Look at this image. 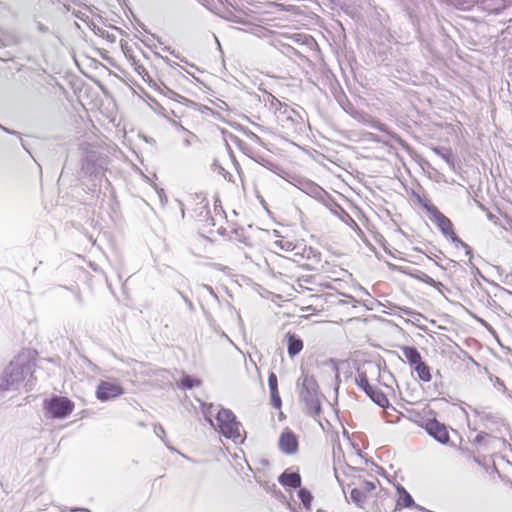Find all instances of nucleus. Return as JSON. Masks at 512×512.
<instances>
[{"label":"nucleus","mask_w":512,"mask_h":512,"mask_svg":"<svg viewBox=\"0 0 512 512\" xmlns=\"http://www.w3.org/2000/svg\"><path fill=\"white\" fill-rule=\"evenodd\" d=\"M169 93H170V94H172V95H174V96H178V97H180V96H179L178 94H176L174 91L169 90Z\"/></svg>","instance_id":"a19ab883"},{"label":"nucleus","mask_w":512,"mask_h":512,"mask_svg":"<svg viewBox=\"0 0 512 512\" xmlns=\"http://www.w3.org/2000/svg\"><path fill=\"white\" fill-rule=\"evenodd\" d=\"M268 385L270 390H275L276 388H278L277 376L273 372L269 374Z\"/></svg>","instance_id":"c756f323"},{"label":"nucleus","mask_w":512,"mask_h":512,"mask_svg":"<svg viewBox=\"0 0 512 512\" xmlns=\"http://www.w3.org/2000/svg\"><path fill=\"white\" fill-rule=\"evenodd\" d=\"M348 502L354 503L359 508H364L368 499L367 495L358 486H355L350 491V496L346 497Z\"/></svg>","instance_id":"f3484780"},{"label":"nucleus","mask_w":512,"mask_h":512,"mask_svg":"<svg viewBox=\"0 0 512 512\" xmlns=\"http://www.w3.org/2000/svg\"><path fill=\"white\" fill-rule=\"evenodd\" d=\"M47 412L53 418H65L74 408V404L66 397H54L46 402Z\"/></svg>","instance_id":"0eeeda50"},{"label":"nucleus","mask_w":512,"mask_h":512,"mask_svg":"<svg viewBox=\"0 0 512 512\" xmlns=\"http://www.w3.org/2000/svg\"><path fill=\"white\" fill-rule=\"evenodd\" d=\"M31 363L25 355H18L12 360L2 377V390L16 389L31 373Z\"/></svg>","instance_id":"7ed1b4c3"},{"label":"nucleus","mask_w":512,"mask_h":512,"mask_svg":"<svg viewBox=\"0 0 512 512\" xmlns=\"http://www.w3.org/2000/svg\"><path fill=\"white\" fill-rule=\"evenodd\" d=\"M423 208L429 213L430 220L436 224L442 234L449 238L454 244L455 248H463L465 250V254L472 257V249L468 244L463 242L454 232L453 224L448 217H446L443 213H441L436 206H434L430 201H422L420 200Z\"/></svg>","instance_id":"f03ea898"},{"label":"nucleus","mask_w":512,"mask_h":512,"mask_svg":"<svg viewBox=\"0 0 512 512\" xmlns=\"http://www.w3.org/2000/svg\"><path fill=\"white\" fill-rule=\"evenodd\" d=\"M511 397H512V395H511Z\"/></svg>","instance_id":"49530a36"},{"label":"nucleus","mask_w":512,"mask_h":512,"mask_svg":"<svg viewBox=\"0 0 512 512\" xmlns=\"http://www.w3.org/2000/svg\"><path fill=\"white\" fill-rule=\"evenodd\" d=\"M181 213H182V216H184V209L181 208Z\"/></svg>","instance_id":"a18cd8bd"},{"label":"nucleus","mask_w":512,"mask_h":512,"mask_svg":"<svg viewBox=\"0 0 512 512\" xmlns=\"http://www.w3.org/2000/svg\"><path fill=\"white\" fill-rule=\"evenodd\" d=\"M426 431L442 444H446L449 441L446 427L436 420H431L426 424Z\"/></svg>","instance_id":"9b49d317"},{"label":"nucleus","mask_w":512,"mask_h":512,"mask_svg":"<svg viewBox=\"0 0 512 512\" xmlns=\"http://www.w3.org/2000/svg\"><path fill=\"white\" fill-rule=\"evenodd\" d=\"M80 149L83 154L81 163L82 173L88 176L96 175L101 168V165L98 164V155L96 151L91 148L90 144H82Z\"/></svg>","instance_id":"423d86ee"},{"label":"nucleus","mask_w":512,"mask_h":512,"mask_svg":"<svg viewBox=\"0 0 512 512\" xmlns=\"http://www.w3.org/2000/svg\"><path fill=\"white\" fill-rule=\"evenodd\" d=\"M403 311H404V313H405V314H407V315H412V314H414V312H413L412 310L408 309V308H407V309H404Z\"/></svg>","instance_id":"4c0bfd02"},{"label":"nucleus","mask_w":512,"mask_h":512,"mask_svg":"<svg viewBox=\"0 0 512 512\" xmlns=\"http://www.w3.org/2000/svg\"><path fill=\"white\" fill-rule=\"evenodd\" d=\"M123 393L122 386L115 381H101L96 390L97 398L103 402L119 397Z\"/></svg>","instance_id":"6e6552de"},{"label":"nucleus","mask_w":512,"mask_h":512,"mask_svg":"<svg viewBox=\"0 0 512 512\" xmlns=\"http://www.w3.org/2000/svg\"><path fill=\"white\" fill-rule=\"evenodd\" d=\"M214 39H215V42H216V43L218 44V46L220 47V43H219L218 39H217L216 37H214Z\"/></svg>","instance_id":"37998d69"},{"label":"nucleus","mask_w":512,"mask_h":512,"mask_svg":"<svg viewBox=\"0 0 512 512\" xmlns=\"http://www.w3.org/2000/svg\"><path fill=\"white\" fill-rule=\"evenodd\" d=\"M154 432L160 438H162L165 435V430L161 425H155Z\"/></svg>","instance_id":"7c9ffc66"},{"label":"nucleus","mask_w":512,"mask_h":512,"mask_svg":"<svg viewBox=\"0 0 512 512\" xmlns=\"http://www.w3.org/2000/svg\"><path fill=\"white\" fill-rule=\"evenodd\" d=\"M298 496L306 509L310 508L312 502V495L307 489H300Z\"/></svg>","instance_id":"a878e982"},{"label":"nucleus","mask_w":512,"mask_h":512,"mask_svg":"<svg viewBox=\"0 0 512 512\" xmlns=\"http://www.w3.org/2000/svg\"><path fill=\"white\" fill-rule=\"evenodd\" d=\"M1 130L10 133V131L3 126L1 127Z\"/></svg>","instance_id":"79ce46f5"},{"label":"nucleus","mask_w":512,"mask_h":512,"mask_svg":"<svg viewBox=\"0 0 512 512\" xmlns=\"http://www.w3.org/2000/svg\"><path fill=\"white\" fill-rule=\"evenodd\" d=\"M367 396L370 397V399L376 403L378 406L382 407V408H385L389 405V401L386 397V395L381 391L379 390L378 388L372 386L368 391H367Z\"/></svg>","instance_id":"6ab92c4d"},{"label":"nucleus","mask_w":512,"mask_h":512,"mask_svg":"<svg viewBox=\"0 0 512 512\" xmlns=\"http://www.w3.org/2000/svg\"><path fill=\"white\" fill-rule=\"evenodd\" d=\"M397 507L400 508H410L415 507L416 509L421 510L422 508L415 504L412 496L406 491V489L402 486L397 487Z\"/></svg>","instance_id":"4468645a"},{"label":"nucleus","mask_w":512,"mask_h":512,"mask_svg":"<svg viewBox=\"0 0 512 512\" xmlns=\"http://www.w3.org/2000/svg\"><path fill=\"white\" fill-rule=\"evenodd\" d=\"M270 394H271V402H272L273 407L280 408L282 402H281V398L278 393V388H276L275 390H270Z\"/></svg>","instance_id":"bb28decb"},{"label":"nucleus","mask_w":512,"mask_h":512,"mask_svg":"<svg viewBox=\"0 0 512 512\" xmlns=\"http://www.w3.org/2000/svg\"><path fill=\"white\" fill-rule=\"evenodd\" d=\"M487 436H488V434H487V433H479V434L476 436L475 441H476L477 443H480V442H482V441H483Z\"/></svg>","instance_id":"f704fd0d"},{"label":"nucleus","mask_w":512,"mask_h":512,"mask_svg":"<svg viewBox=\"0 0 512 512\" xmlns=\"http://www.w3.org/2000/svg\"><path fill=\"white\" fill-rule=\"evenodd\" d=\"M300 398L305 403L307 413L313 417L319 415L321 404L318 385L313 376L303 375L301 378Z\"/></svg>","instance_id":"20e7f679"},{"label":"nucleus","mask_w":512,"mask_h":512,"mask_svg":"<svg viewBox=\"0 0 512 512\" xmlns=\"http://www.w3.org/2000/svg\"><path fill=\"white\" fill-rule=\"evenodd\" d=\"M412 277L437 289L442 286L441 282L435 281L432 277L422 271H417V273L412 274Z\"/></svg>","instance_id":"5701e85b"},{"label":"nucleus","mask_w":512,"mask_h":512,"mask_svg":"<svg viewBox=\"0 0 512 512\" xmlns=\"http://www.w3.org/2000/svg\"><path fill=\"white\" fill-rule=\"evenodd\" d=\"M378 483V480L374 481H360L357 486L362 489V491L369 497L370 493L376 489V484Z\"/></svg>","instance_id":"393cba45"},{"label":"nucleus","mask_w":512,"mask_h":512,"mask_svg":"<svg viewBox=\"0 0 512 512\" xmlns=\"http://www.w3.org/2000/svg\"><path fill=\"white\" fill-rule=\"evenodd\" d=\"M286 337L288 340V354L290 357H294L302 351L303 341L291 333H288Z\"/></svg>","instance_id":"a211bd4d"},{"label":"nucleus","mask_w":512,"mask_h":512,"mask_svg":"<svg viewBox=\"0 0 512 512\" xmlns=\"http://www.w3.org/2000/svg\"><path fill=\"white\" fill-rule=\"evenodd\" d=\"M273 248L281 252H293L294 255H300V250L303 249V246L286 237H280L273 242Z\"/></svg>","instance_id":"f8f14e48"},{"label":"nucleus","mask_w":512,"mask_h":512,"mask_svg":"<svg viewBox=\"0 0 512 512\" xmlns=\"http://www.w3.org/2000/svg\"><path fill=\"white\" fill-rule=\"evenodd\" d=\"M500 384H501V386L503 387V389L505 390V389H506V387H505L504 383H502V382H501Z\"/></svg>","instance_id":"c03bdc74"},{"label":"nucleus","mask_w":512,"mask_h":512,"mask_svg":"<svg viewBox=\"0 0 512 512\" xmlns=\"http://www.w3.org/2000/svg\"><path fill=\"white\" fill-rule=\"evenodd\" d=\"M158 196H159V199H160V202L163 206H165L168 202V199H167V196L165 195L164 191L161 189L160 191H158Z\"/></svg>","instance_id":"2f4dec72"},{"label":"nucleus","mask_w":512,"mask_h":512,"mask_svg":"<svg viewBox=\"0 0 512 512\" xmlns=\"http://www.w3.org/2000/svg\"><path fill=\"white\" fill-rule=\"evenodd\" d=\"M348 471H349V472H356V469H355V468H353V467H348Z\"/></svg>","instance_id":"58836bf2"},{"label":"nucleus","mask_w":512,"mask_h":512,"mask_svg":"<svg viewBox=\"0 0 512 512\" xmlns=\"http://www.w3.org/2000/svg\"><path fill=\"white\" fill-rule=\"evenodd\" d=\"M433 152L437 156L442 158L449 165V167L451 169L455 170L456 161H455V157L450 149L445 148V147H435V148H433Z\"/></svg>","instance_id":"aec40b11"},{"label":"nucleus","mask_w":512,"mask_h":512,"mask_svg":"<svg viewBox=\"0 0 512 512\" xmlns=\"http://www.w3.org/2000/svg\"><path fill=\"white\" fill-rule=\"evenodd\" d=\"M401 351L411 366L421 362V355L415 347L403 346Z\"/></svg>","instance_id":"412c9836"},{"label":"nucleus","mask_w":512,"mask_h":512,"mask_svg":"<svg viewBox=\"0 0 512 512\" xmlns=\"http://www.w3.org/2000/svg\"><path fill=\"white\" fill-rule=\"evenodd\" d=\"M201 288L203 290H205L206 292H208L211 296H213L214 298H217L216 294L214 293L213 289L211 286H208V285H202Z\"/></svg>","instance_id":"473e14b6"},{"label":"nucleus","mask_w":512,"mask_h":512,"mask_svg":"<svg viewBox=\"0 0 512 512\" xmlns=\"http://www.w3.org/2000/svg\"><path fill=\"white\" fill-rule=\"evenodd\" d=\"M278 446L284 454H295L298 451V438L292 430L285 428L279 437Z\"/></svg>","instance_id":"1a4fd4ad"},{"label":"nucleus","mask_w":512,"mask_h":512,"mask_svg":"<svg viewBox=\"0 0 512 512\" xmlns=\"http://www.w3.org/2000/svg\"><path fill=\"white\" fill-rule=\"evenodd\" d=\"M278 104L280 107L278 108L277 119L283 128L296 130L304 124L303 116L299 110L282 105L280 102Z\"/></svg>","instance_id":"39448f33"},{"label":"nucleus","mask_w":512,"mask_h":512,"mask_svg":"<svg viewBox=\"0 0 512 512\" xmlns=\"http://www.w3.org/2000/svg\"><path fill=\"white\" fill-rule=\"evenodd\" d=\"M278 481L284 487L299 488L301 486V477L296 472L285 471L279 476Z\"/></svg>","instance_id":"2eb2a0df"},{"label":"nucleus","mask_w":512,"mask_h":512,"mask_svg":"<svg viewBox=\"0 0 512 512\" xmlns=\"http://www.w3.org/2000/svg\"><path fill=\"white\" fill-rule=\"evenodd\" d=\"M172 124L175 127L184 147L188 148L199 142L198 137L193 132L183 127L180 123L173 121Z\"/></svg>","instance_id":"ddd939ff"},{"label":"nucleus","mask_w":512,"mask_h":512,"mask_svg":"<svg viewBox=\"0 0 512 512\" xmlns=\"http://www.w3.org/2000/svg\"><path fill=\"white\" fill-rule=\"evenodd\" d=\"M300 189L315 199H323L325 191L316 183L311 181L300 182Z\"/></svg>","instance_id":"dca6fc26"},{"label":"nucleus","mask_w":512,"mask_h":512,"mask_svg":"<svg viewBox=\"0 0 512 512\" xmlns=\"http://www.w3.org/2000/svg\"><path fill=\"white\" fill-rule=\"evenodd\" d=\"M335 476H336V478H337V480H338L339 484L342 486V488H343V492L346 494V487H345V484H344V480H342V479L340 478V476H339V474H338L337 469H335Z\"/></svg>","instance_id":"72a5a7b5"},{"label":"nucleus","mask_w":512,"mask_h":512,"mask_svg":"<svg viewBox=\"0 0 512 512\" xmlns=\"http://www.w3.org/2000/svg\"><path fill=\"white\" fill-rule=\"evenodd\" d=\"M201 204H202V208H203L204 210H206V215H208V214H209V211L207 210V205H208V204H207V201H206V199H205V198H203V199L201 200Z\"/></svg>","instance_id":"c9c22d12"},{"label":"nucleus","mask_w":512,"mask_h":512,"mask_svg":"<svg viewBox=\"0 0 512 512\" xmlns=\"http://www.w3.org/2000/svg\"><path fill=\"white\" fill-rule=\"evenodd\" d=\"M135 70L142 77V79L144 81H146L147 79L150 80V75H149L148 71L146 70V68L143 65H137L135 67Z\"/></svg>","instance_id":"c85d7f7f"},{"label":"nucleus","mask_w":512,"mask_h":512,"mask_svg":"<svg viewBox=\"0 0 512 512\" xmlns=\"http://www.w3.org/2000/svg\"><path fill=\"white\" fill-rule=\"evenodd\" d=\"M373 127L377 128V129H379V130L384 131V125H382V124H380V123H378V122H376L375 124H373Z\"/></svg>","instance_id":"e433bc0d"},{"label":"nucleus","mask_w":512,"mask_h":512,"mask_svg":"<svg viewBox=\"0 0 512 512\" xmlns=\"http://www.w3.org/2000/svg\"><path fill=\"white\" fill-rule=\"evenodd\" d=\"M418 378L423 382H429L431 380L430 368L423 361L413 366Z\"/></svg>","instance_id":"4be33fe9"},{"label":"nucleus","mask_w":512,"mask_h":512,"mask_svg":"<svg viewBox=\"0 0 512 512\" xmlns=\"http://www.w3.org/2000/svg\"><path fill=\"white\" fill-rule=\"evenodd\" d=\"M214 406L209 405L204 410V417L217 431L234 442L241 441V424L236 420L234 413L229 409H220L216 413V422L212 420Z\"/></svg>","instance_id":"f257e3e1"},{"label":"nucleus","mask_w":512,"mask_h":512,"mask_svg":"<svg viewBox=\"0 0 512 512\" xmlns=\"http://www.w3.org/2000/svg\"><path fill=\"white\" fill-rule=\"evenodd\" d=\"M121 47L127 57H131V58L133 57L132 46L129 45V43L127 41L121 40Z\"/></svg>","instance_id":"cd10ccee"},{"label":"nucleus","mask_w":512,"mask_h":512,"mask_svg":"<svg viewBox=\"0 0 512 512\" xmlns=\"http://www.w3.org/2000/svg\"><path fill=\"white\" fill-rule=\"evenodd\" d=\"M201 385V381L199 379L192 378L190 376H184L181 382L178 384L181 389H192L193 387H198Z\"/></svg>","instance_id":"b1692460"},{"label":"nucleus","mask_w":512,"mask_h":512,"mask_svg":"<svg viewBox=\"0 0 512 512\" xmlns=\"http://www.w3.org/2000/svg\"><path fill=\"white\" fill-rule=\"evenodd\" d=\"M352 485H356V483H354V482H353V483H347V484H346V487H347V488H350Z\"/></svg>","instance_id":"ea45409f"},{"label":"nucleus","mask_w":512,"mask_h":512,"mask_svg":"<svg viewBox=\"0 0 512 512\" xmlns=\"http://www.w3.org/2000/svg\"><path fill=\"white\" fill-rule=\"evenodd\" d=\"M379 368L373 363H368L367 366L363 368H359L357 371V376L355 377V382L365 393L372 387L368 381V372H378Z\"/></svg>","instance_id":"9d476101"}]
</instances>
